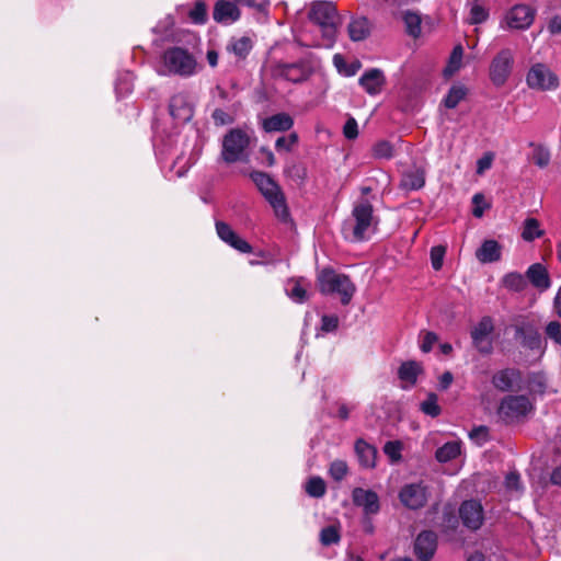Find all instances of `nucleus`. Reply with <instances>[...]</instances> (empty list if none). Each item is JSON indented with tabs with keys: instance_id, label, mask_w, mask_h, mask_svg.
<instances>
[{
	"instance_id": "nucleus-1",
	"label": "nucleus",
	"mask_w": 561,
	"mask_h": 561,
	"mask_svg": "<svg viewBox=\"0 0 561 561\" xmlns=\"http://www.w3.org/2000/svg\"><path fill=\"white\" fill-rule=\"evenodd\" d=\"M308 24L299 34L305 46L331 48L337 35L341 18L335 5L330 1H313L308 8Z\"/></svg>"
},
{
	"instance_id": "nucleus-2",
	"label": "nucleus",
	"mask_w": 561,
	"mask_h": 561,
	"mask_svg": "<svg viewBox=\"0 0 561 561\" xmlns=\"http://www.w3.org/2000/svg\"><path fill=\"white\" fill-rule=\"evenodd\" d=\"M378 221L373 205L367 199H360L354 204L351 217L344 222L343 234L353 242L368 240L375 233Z\"/></svg>"
},
{
	"instance_id": "nucleus-3",
	"label": "nucleus",
	"mask_w": 561,
	"mask_h": 561,
	"mask_svg": "<svg viewBox=\"0 0 561 561\" xmlns=\"http://www.w3.org/2000/svg\"><path fill=\"white\" fill-rule=\"evenodd\" d=\"M198 71L195 56L187 49L173 46L161 56L158 73L162 76L192 77Z\"/></svg>"
},
{
	"instance_id": "nucleus-4",
	"label": "nucleus",
	"mask_w": 561,
	"mask_h": 561,
	"mask_svg": "<svg viewBox=\"0 0 561 561\" xmlns=\"http://www.w3.org/2000/svg\"><path fill=\"white\" fill-rule=\"evenodd\" d=\"M251 179L262 195L273 207L275 215L280 220L286 221L289 217V211L284 194L282 193L280 187L276 184V182L266 173L259 171L252 172Z\"/></svg>"
},
{
	"instance_id": "nucleus-5",
	"label": "nucleus",
	"mask_w": 561,
	"mask_h": 561,
	"mask_svg": "<svg viewBox=\"0 0 561 561\" xmlns=\"http://www.w3.org/2000/svg\"><path fill=\"white\" fill-rule=\"evenodd\" d=\"M318 286L322 294H337L343 305H347L354 293L355 285L343 274L325 268L318 274Z\"/></svg>"
},
{
	"instance_id": "nucleus-6",
	"label": "nucleus",
	"mask_w": 561,
	"mask_h": 561,
	"mask_svg": "<svg viewBox=\"0 0 561 561\" xmlns=\"http://www.w3.org/2000/svg\"><path fill=\"white\" fill-rule=\"evenodd\" d=\"M250 135L240 128L231 129L222 139L220 158L227 163L245 162L248 160V148Z\"/></svg>"
},
{
	"instance_id": "nucleus-7",
	"label": "nucleus",
	"mask_w": 561,
	"mask_h": 561,
	"mask_svg": "<svg viewBox=\"0 0 561 561\" xmlns=\"http://www.w3.org/2000/svg\"><path fill=\"white\" fill-rule=\"evenodd\" d=\"M321 67V59L317 55L308 53L297 62L279 66V76L290 82L299 83L308 80L312 75L320 71Z\"/></svg>"
},
{
	"instance_id": "nucleus-8",
	"label": "nucleus",
	"mask_w": 561,
	"mask_h": 561,
	"mask_svg": "<svg viewBox=\"0 0 561 561\" xmlns=\"http://www.w3.org/2000/svg\"><path fill=\"white\" fill-rule=\"evenodd\" d=\"M526 84L535 91L550 92L559 88L560 79L547 64L535 62L526 73Z\"/></svg>"
},
{
	"instance_id": "nucleus-9",
	"label": "nucleus",
	"mask_w": 561,
	"mask_h": 561,
	"mask_svg": "<svg viewBox=\"0 0 561 561\" xmlns=\"http://www.w3.org/2000/svg\"><path fill=\"white\" fill-rule=\"evenodd\" d=\"M514 65V54L510 48L501 49L490 65V79L496 87H502L508 80Z\"/></svg>"
},
{
	"instance_id": "nucleus-10",
	"label": "nucleus",
	"mask_w": 561,
	"mask_h": 561,
	"mask_svg": "<svg viewBox=\"0 0 561 561\" xmlns=\"http://www.w3.org/2000/svg\"><path fill=\"white\" fill-rule=\"evenodd\" d=\"M534 409L533 403L526 396H507L499 408V414L507 421L518 420L526 416Z\"/></svg>"
},
{
	"instance_id": "nucleus-11",
	"label": "nucleus",
	"mask_w": 561,
	"mask_h": 561,
	"mask_svg": "<svg viewBox=\"0 0 561 561\" xmlns=\"http://www.w3.org/2000/svg\"><path fill=\"white\" fill-rule=\"evenodd\" d=\"M493 329L492 319L490 317H483L471 331L472 343L482 354H490L492 352V340L490 335Z\"/></svg>"
},
{
	"instance_id": "nucleus-12",
	"label": "nucleus",
	"mask_w": 561,
	"mask_h": 561,
	"mask_svg": "<svg viewBox=\"0 0 561 561\" xmlns=\"http://www.w3.org/2000/svg\"><path fill=\"white\" fill-rule=\"evenodd\" d=\"M536 11L526 4L513 7L505 15V22L510 28L526 30L535 19Z\"/></svg>"
},
{
	"instance_id": "nucleus-13",
	"label": "nucleus",
	"mask_w": 561,
	"mask_h": 561,
	"mask_svg": "<svg viewBox=\"0 0 561 561\" xmlns=\"http://www.w3.org/2000/svg\"><path fill=\"white\" fill-rule=\"evenodd\" d=\"M459 515L463 525L471 530L479 529L484 520L483 507L474 500L465 501L459 508Z\"/></svg>"
},
{
	"instance_id": "nucleus-14",
	"label": "nucleus",
	"mask_w": 561,
	"mask_h": 561,
	"mask_svg": "<svg viewBox=\"0 0 561 561\" xmlns=\"http://www.w3.org/2000/svg\"><path fill=\"white\" fill-rule=\"evenodd\" d=\"M437 549V536L432 530L420 533L414 541L415 556L421 561H428Z\"/></svg>"
},
{
	"instance_id": "nucleus-15",
	"label": "nucleus",
	"mask_w": 561,
	"mask_h": 561,
	"mask_svg": "<svg viewBox=\"0 0 561 561\" xmlns=\"http://www.w3.org/2000/svg\"><path fill=\"white\" fill-rule=\"evenodd\" d=\"M216 231L218 237L231 248L236 249L241 253H251L252 247L249 242L238 236L233 229L224 221L216 222Z\"/></svg>"
},
{
	"instance_id": "nucleus-16",
	"label": "nucleus",
	"mask_w": 561,
	"mask_h": 561,
	"mask_svg": "<svg viewBox=\"0 0 561 561\" xmlns=\"http://www.w3.org/2000/svg\"><path fill=\"white\" fill-rule=\"evenodd\" d=\"M170 114L179 122H187L193 116V107L183 93L173 95L169 104Z\"/></svg>"
},
{
	"instance_id": "nucleus-17",
	"label": "nucleus",
	"mask_w": 561,
	"mask_h": 561,
	"mask_svg": "<svg viewBox=\"0 0 561 561\" xmlns=\"http://www.w3.org/2000/svg\"><path fill=\"white\" fill-rule=\"evenodd\" d=\"M520 381V373L515 368H505L492 377L493 386L503 392L513 390Z\"/></svg>"
},
{
	"instance_id": "nucleus-18",
	"label": "nucleus",
	"mask_w": 561,
	"mask_h": 561,
	"mask_svg": "<svg viewBox=\"0 0 561 561\" xmlns=\"http://www.w3.org/2000/svg\"><path fill=\"white\" fill-rule=\"evenodd\" d=\"M386 83L385 75L379 69H370L359 78V85L370 95L379 94Z\"/></svg>"
},
{
	"instance_id": "nucleus-19",
	"label": "nucleus",
	"mask_w": 561,
	"mask_h": 561,
	"mask_svg": "<svg viewBox=\"0 0 561 561\" xmlns=\"http://www.w3.org/2000/svg\"><path fill=\"white\" fill-rule=\"evenodd\" d=\"M213 16L219 23L231 24L240 18V10L232 1L220 0L214 8Z\"/></svg>"
},
{
	"instance_id": "nucleus-20",
	"label": "nucleus",
	"mask_w": 561,
	"mask_h": 561,
	"mask_svg": "<svg viewBox=\"0 0 561 561\" xmlns=\"http://www.w3.org/2000/svg\"><path fill=\"white\" fill-rule=\"evenodd\" d=\"M526 277L540 291H545L551 286L549 273L540 263L530 265L526 272Z\"/></svg>"
},
{
	"instance_id": "nucleus-21",
	"label": "nucleus",
	"mask_w": 561,
	"mask_h": 561,
	"mask_svg": "<svg viewBox=\"0 0 561 561\" xmlns=\"http://www.w3.org/2000/svg\"><path fill=\"white\" fill-rule=\"evenodd\" d=\"M355 453L360 466L364 468H374L376 465L377 449L366 443L364 439H357L355 443Z\"/></svg>"
},
{
	"instance_id": "nucleus-22",
	"label": "nucleus",
	"mask_w": 561,
	"mask_h": 561,
	"mask_svg": "<svg viewBox=\"0 0 561 561\" xmlns=\"http://www.w3.org/2000/svg\"><path fill=\"white\" fill-rule=\"evenodd\" d=\"M294 125V119L287 113H278L263 121V128L267 133L286 131Z\"/></svg>"
},
{
	"instance_id": "nucleus-23",
	"label": "nucleus",
	"mask_w": 561,
	"mask_h": 561,
	"mask_svg": "<svg viewBox=\"0 0 561 561\" xmlns=\"http://www.w3.org/2000/svg\"><path fill=\"white\" fill-rule=\"evenodd\" d=\"M481 263H492L501 259V247L495 240H485L476 252Z\"/></svg>"
},
{
	"instance_id": "nucleus-24",
	"label": "nucleus",
	"mask_w": 561,
	"mask_h": 561,
	"mask_svg": "<svg viewBox=\"0 0 561 561\" xmlns=\"http://www.w3.org/2000/svg\"><path fill=\"white\" fill-rule=\"evenodd\" d=\"M309 284L304 278H294L288 280L286 293L295 302H305L308 299L307 287Z\"/></svg>"
},
{
	"instance_id": "nucleus-25",
	"label": "nucleus",
	"mask_w": 561,
	"mask_h": 561,
	"mask_svg": "<svg viewBox=\"0 0 561 561\" xmlns=\"http://www.w3.org/2000/svg\"><path fill=\"white\" fill-rule=\"evenodd\" d=\"M461 454V443L458 440L447 442L440 446L436 453L435 458L438 462L445 463L458 458Z\"/></svg>"
},
{
	"instance_id": "nucleus-26",
	"label": "nucleus",
	"mask_w": 561,
	"mask_h": 561,
	"mask_svg": "<svg viewBox=\"0 0 561 561\" xmlns=\"http://www.w3.org/2000/svg\"><path fill=\"white\" fill-rule=\"evenodd\" d=\"M469 14L467 22L472 25L484 23L489 19V9L480 0H472L468 4Z\"/></svg>"
},
{
	"instance_id": "nucleus-27",
	"label": "nucleus",
	"mask_w": 561,
	"mask_h": 561,
	"mask_svg": "<svg viewBox=\"0 0 561 561\" xmlns=\"http://www.w3.org/2000/svg\"><path fill=\"white\" fill-rule=\"evenodd\" d=\"M421 365L411 360L405 362L400 366L398 375L400 380L407 383V387H411L415 385L417 376L421 374Z\"/></svg>"
},
{
	"instance_id": "nucleus-28",
	"label": "nucleus",
	"mask_w": 561,
	"mask_h": 561,
	"mask_svg": "<svg viewBox=\"0 0 561 561\" xmlns=\"http://www.w3.org/2000/svg\"><path fill=\"white\" fill-rule=\"evenodd\" d=\"M518 333H520L523 336L522 344L525 347L535 351L538 355L543 353L545 345L540 334L537 331L519 329Z\"/></svg>"
},
{
	"instance_id": "nucleus-29",
	"label": "nucleus",
	"mask_w": 561,
	"mask_h": 561,
	"mask_svg": "<svg viewBox=\"0 0 561 561\" xmlns=\"http://www.w3.org/2000/svg\"><path fill=\"white\" fill-rule=\"evenodd\" d=\"M354 503L362 506L365 514H376L379 511L377 493H353Z\"/></svg>"
},
{
	"instance_id": "nucleus-30",
	"label": "nucleus",
	"mask_w": 561,
	"mask_h": 561,
	"mask_svg": "<svg viewBox=\"0 0 561 561\" xmlns=\"http://www.w3.org/2000/svg\"><path fill=\"white\" fill-rule=\"evenodd\" d=\"M253 47L251 38L242 36L232 38L227 45V50L232 53L238 59H244Z\"/></svg>"
},
{
	"instance_id": "nucleus-31",
	"label": "nucleus",
	"mask_w": 561,
	"mask_h": 561,
	"mask_svg": "<svg viewBox=\"0 0 561 561\" xmlns=\"http://www.w3.org/2000/svg\"><path fill=\"white\" fill-rule=\"evenodd\" d=\"M347 30H348V35L352 41H354V42L363 41L370 33L369 21L366 18L355 19L348 24Z\"/></svg>"
},
{
	"instance_id": "nucleus-32",
	"label": "nucleus",
	"mask_w": 561,
	"mask_h": 561,
	"mask_svg": "<svg viewBox=\"0 0 561 561\" xmlns=\"http://www.w3.org/2000/svg\"><path fill=\"white\" fill-rule=\"evenodd\" d=\"M402 20L404 22L405 32L414 37L417 38L421 35V23L422 19L421 15L414 11L407 10L402 13Z\"/></svg>"
},
{
	"instance_id": "nucleus-33",
	"label": "nucleus",
	"mask_w": 561,
	"mask_h": 561,
	"mask_svg": "<svg viewBox=\"0 0 561 561\" xmlns=\"http://www.w3.org/2000/svg\"><path fill=\"white\" fill-rule=\"evenodd\" d=\"M529 147L533 148V152L530 156L531 161L541 169L548 167L551 160L549 149L542 145H537L535 142H530Z\"/></svg>"
},
{
	"instance_id": "nucleus-34",
	"label": "nucleus",
	"mask_w": 561,
	"mask_h": 561,
	"mask_svg": "<svg viewBox=\"0 0 561 561\" xmlns=\"http://www.w3.org/2000/svg\"><path fill=\"white\" fill-rule=\"evenodd\" d=\"M425 183L424 172L415 169L404 173L401 185L407 190H419Z\"/></svg>"
},
{
	"instance_id": "nucleus-35",
	"label": "nucleus",
	"mask_w": 561,
	"mask_h": 561,
	"mask_svg": "<svg viewBox=\"0 0 561 561\" xmlns=\"http://www.w3.org/2000/svg\"><path fill=\"white\" fill-rule=\"evenodd\" d=\"M467 95V89L462 84L453 85L444 99L447 108H455Z\"/></svg>"
},
{
	"instance_id": "nucleus-36",
	"label": "nucleus",
	"mask_w": 561,
	"mask_h": 561,
	"mask_svg": "<svg viewBox=\"0 0 561 561\" xmlns=\"http://www.w3.org/2000/svg\"><path fill=\"white\" fill-rule=\"evenodd\" d=\"M462 56H463L462 47L456 46L453 49L449 61L444 70V73L446 77H451L454 73H456L461 68Z\"/></svg>"
},
{
	"instance_id": "nucleus-37",
	"label": "nucleus",
	"mask_w": 561,
	"mask_h": 561,
	"mask_svg": "<svg viewBox=\"0 0 561 561\" xmlns=\"http://www.w3.org/2000/svg\"><path fill=\"white\" fill-rule=\"evenodd\" d=\"M333 65L340 73L346 77L354 76L360 68V64L358 61L347 65L344 57L340 54H335L333 56Z\"/></svg>"
},
{
	"instance_id": "nucleus-38",
	"label": "nucleus",
	"mask_w": 561,
	"mask_h": 561,
	"mask_svg": "<svg viewBox=\"0 0 561 561\" xmlns=\"http://www.w3.org/2000/svg\"><path fill=\"white\" fill-rule=\"evenodd\" d=\"M401 503L411 510L422 507L425 502V493H399Z\"/></svg>"
},
{
	"instance_id": "nucleus-39",
	"label": "nucleus",
	"mask_w": 561,
	"mask_h": 561,
	"mask_svg": "<svg viewBox=\"0 0 561 561\" xmlns=\"http://www.w3.org/2000/svg\"><path fill=\"white\" fill-rule=\"evenodd\" d=\"M541 236V230L539 228V222L535 218H528L524 222V229L522 237L526 241H533L536 238Z\"/></svg>"
},
{
	"instance_id": "nucleus-40",
	"label": "nucleus",
	"mask_w": 561,
	"mask_h": 561,
	"mask_svg": "<svg viewBox=\"0 0 561 561\" xmlns=\"http://www.w3.org/2000/svg\"><path fill=\"white\" fill-rule=\"evenodd\" d=\"M394 148L387 140H379L373 147V154L378 159H390L393 157Z\"/></svg>"
},
{
	"instance_id": "nucleus-41",
	"label": "nucleus",
	"mask_w": 561,
	"mask_h": 561,
	"mask_svg": "<svg viewBox=\"0 0 561 561\" xmlns=\"http://www.w3.org/2000/svg\"><path fill=\"white\" fill-rule=\"evenodd\" d=\"M503 283L506 288L520 291L526 287V279L519 273H508L505 275Z\"/></svg>"
},
{
	"instance_id": "nucleus-42",
	"label": "nucleus",
	"mask_w": 561,
	"mask_h": 561,
	"mask_svg": "<svg viewBox=\"0 0 561 561\" xmlns=\"http://www.w3.org/2000/svg\"><path fill=\"white\" fill-rule=\"evenodd\" d=\"M190 19L196 24H203L207 20L206 4L202 0H197L188 12Z\"/></svg>"
},
{
	"instance_id": "nucleus-43",
	"label": "nucleus",
	"mask_w": 561,
	"mask_h": 561,
	"mask_svg": "<svg viewBox=\"0 0 561 561\" xmlns=\"http://www.w3.org/2000/svg\"><path fill=\"white\" fill-rule=\"evenodd\" d=\"M437 401V396L435 393H430L427 399L421 403V410L430 416H438L440 414V408Z\"/></svg>"
},
{
	"instance_id": "nucleus-44",
	"label": "nucleus",
	"mask_w": 561,
	"mask_h": 561,
	"mask_svg": "<svg viewBox=\"0 0 561 561\" xmlns=\"http://www.w3.org/2000/svg\"><path fill=\"white\" fill-rule=\"evenodd\" d=\"M402 444L399 440L387 442L383 446V453L389 457L392 463L401 459Z\"/></svg>"
},
{
	"instance_id": "nucleus-45",
	"label": "nucleus",
	"mask_w": 561,
	"mask_h": 561,
	"mask_svg": "<svg viewBox=\"0 0 561 561\" xmlns=\"http://www.w3.org/2000/svg\"><path fill=\"white\" fill-rule=\"evenodd\" d=\"M297 144H298V135L296 133H291L288 136L279 137L275 142V148L278 152H280V151L289 152Z\"/></svg>"
},
{
	"instance_id": "nucleus-46",
	"label": "nucleus",
	"mask_w": 561,
	"mask_h": 561,
	"mask_svg": "<svg viewBox=\"0 0 561 561\" xmlns=\"http://www.w3.org/2000/svg\"><path fill=\"white\" fill-rule=\"evenodd\" d=\"M320 541L323 546H330L340 541V534L335 526H328L320 533Z\"/></svg>"
},
{
	"instance_id": "nucleus-47",
	"label": "nucleus",
	"mask_w": 561,
	"mask_h": 561,
	"mask_svg": "<svg viewBox=\"0 0 561 561\" xmlns=\"http://www.w3.org/2000/svg\"><path fill=\"white\" fill-rule=\"evenodd\" d=\"M446 248L443 245L433 247L431 250V263L435 271H439L443 266Z\"/></svg>"
},
{
	"instance_id": "nucleus-48",
	"label": "nucleus",
	"mask_w": 561,
	"mask_h": 561,
	"mask_svg": "<svg viewBox=\"0 0 561 561\" xmlns=\"http://www.w3.org/2000/svg\"><path fill=\"white\" fill-rule=\"evenodd\" d=\"M346 473H347V465L344 460H334L330 465V474L334 480H336V481L342 480L346 476Z\"/></svg>"
},
{
	"instance_id": "nucleus-49",
	"label": "nucleus",
	"mask_w": 561,
	"mask_h": 561,
	"mask_svg": "<svg viewBox=\"0 0 561 561\" xmlns=\"http://www.w3.org/2000/svg\"><path fill=\"white\" fill-rule=\"evenodd\" d=\"M546 335L554 343L561 345V324L558 321H551L546 325Z\"/></svg>"
},
{
	"instance_id": "nucleus-50",
	"label": "nucleus",
	"mask_w": 561,
	"mask_h": 561,
	"mask_svg": "<svg viewBox=\"0 0 561 561\" xmlns=\"http://www.w3.org/2000/svg\"><path fill=\"white\" fill-rule=\"evenodd\" d=\"M494 160V154L492 152L484 153L478 161H477V173L483 174L486 170H489L492 167Z\"/></svg>"
},
{
	"instance_id": "nucleus-51",
	"label": "nucleus",
	"mask_w": 561,
	"mask_h": 561,
	"mask_svg": "<svg viewBox=\"0 0 561 561\" xmlns=\"http://www.w3.org/2000/svg\"><path fill=\"white\" fill-rule=\"evenodd\" d=\"M343 134L347 139H355L358 136V126L355 118L350 117L346 121L343 127Z\"/></svg>"
},
{
	"instance_id": "nucleus-52",
	"label": "nucleus",
	"mask_w": 561,
	"mask_h": 561,
	"mask_svg": "<svg viewBox=\"0 0 561 561\" xmlns=\"http://www.w3.org/2000/svg\"><path fill=\"white\" fill-rule=\"evenodd\" d=\"M437 335L434 332H426L423 336V341L421 343V350L424 353H428L432 351L434 344L437 342Z\"/></svg>"
},
{
	"instance_id": "nucleus-53",
	"label": "nucleus",
	"mask_w": 561,
	"mask_h": 561,
	"mask_svg": "<svg viewBox=\"0 0 561 561\" xmlns=\"http://www.w3.org/2000/svg\"><path fill=\"white\" fill-rule=\"evenodd\" d=\"M520 486V478L519 474L516 471H511L507 473L505 478V488L507 491H514L519 489Z\"/></svg>"
},
{
	"instance_id": "nucleus-54",
	"label": "nucleus",
	"mask_w": 561,
	"mask_h": 561,
	"mask_svg": "<svg viewBox=\"0 0 561 561\" xmlns=\"http://www.w3.org/2000/svg\"><path fill=\"white\" fill-rule=\"evenodd\" d=\"M472 203L474 204V208L472 210L473 216L477 217V218L482 217V215L484 213V209L486 207L485 205H483L484 204V196L482 194L473 195Z\"/></svg>"
},
{
	"instance_id": "nucleus-55",
	"label": "nucleus",
	"mask_w": 561,
	"mask_h": 561,
	"mask_svg": "<svg viewBox=\"0 0 561 561\" xmlns=\"http://www.w3.org/2000/svg\"><path fill=\"white\" fill-rule=\"evenodd\" d=\"M238 4L255 8L259 11L265 10L270 5V0H234Z\"/></svg>"
},
{
	"instance_id": "nucleus-56",
	"label": "nucleus",
	"mask_w": 561,
	"mask_h": 561,
	"mask_svg": "<svg viewBox=\"0 0 561 561\" xmlns=\"http://www.w3.org/2000/svg\"><path fill=\"white\" fill-rule=\"evenodd\" d=\"M321 329L325 332H332L337 328L339 319L335 316H323L321 319Z\"/></svg>"
},
{
	"instance_id": "nucleus-57",
	"label": "nucleus",
	"mask_w": 561,
	"mask_h": 561,
	"mask_svg": "<svg viewBox=\"0 0 561 561\" xmlns=\"http://www.w3.org/2000/svg\"><path fill=\"white\" fill-rule=\"evenodd\" d=\"M325 482L320 477H312L306 484L305 491H324Z\"/></svg>"
},
{
	"instance_id": "nucleus-58",
	"label": "nucleus",
	"mask_w": 561,
	"mask_h": 561,
	"mask_svg": "<svg viewBox=\"0 0 561 561\" xmlns=\"http://www.w3.org/2000/svg\"><path fill=\"white\" fill-rule=\"evenodd\" d=\"M173 20L168 16L163 22L153 28V32L161 34L163 37H168L169 30L173 26Z\"/></svg>"
},
{
	"instance_id": "nucleus-59",
	"label": "nucleus",
	"mask_w": 561,
	"mask_h": 561,
	"mask_svg": "<svg viewBox=\"0 0 561 561\" xmlns=\"http://www.w3.org/2000/svg\"><path fill=\"white\" fill-rule=\"evenodd\" d=\"M213 118L216 124L219 125H225L231 122L230 116L222 110H215L213 113Z\"/></svg>"
},
{
	"instance_id": "nucleus-60",
	"label": "nucleus",
	"mask_w": 561,
	"mask_h": 561,
	"mask_svg": "<svg viewBox=\"0 0 561 561\" xmlns=\"http://www.w3.org/2000/svg\"><path fill=\"white\" fill-rule=\"evenodd\" d=\"M454 381V376L450 371H445L440 377H439V387L442 390H446L449 388V386L453 383Z\"/></svg>"
},
{
	"instance_id": "nucleus-61",
	"label": "nucleus",
	"mask_w": 561,
	"mask_h": 561,
	"mask_svg": "<svg viewBox=\"0 0 561 561\" xmlns=\"http://www.w3.org/2000/svg\"><path fill=\"white\" fill-rule=\"evenodd\" d=\"M548 30L551 34L561 33V18H552L551 21L549 22Z\"/></svg>"
},
{
	"instance_id": "nucleus-62",
	"label": "nucleus",
	"mask_w": 561,
	"mask_h": 561,
	"mask_svg": "<svg viewBox=\"0 0 561 561\" xmlns=\"http://www.w3.org/2000/svg\"><path fill=\"white\" fill-rule=\"evenodd\" d=\"M206 58L210 67L218 65V53L216 50H208Z\"/></svg>"
},
{
	"instance_id": "nucleus-63",
	"label": "nucleus",
	"mask_w": 561,
	"mask_h": 561,
	"mask_svg": "<svg viewBox=\"0 0 561 561\" xmlns=\"http://www.w3.org/2000/svg\"><path fill=\"white\" fill-rule=\"evenodd\" d=\"M554 309L557 314L561 318V286L557 291V295L553 300Z\"/></svg>"
},
{
	"instance_id": "nucleus-64",
	"label": "nucleus",
	"mask_w": 561,
	"mask_h": 561,
	"mask_svg": "<svg viewBox=\"0 0 561 561\" xmlns=\"http://www.w3.org/2000/svg\"><path fill=\"white\" fill-rule=\"evenodd\" d=\"M551 482L554 485L561 486V466L553 470L551 474Z\"/></svg>"
}]
</instances>
